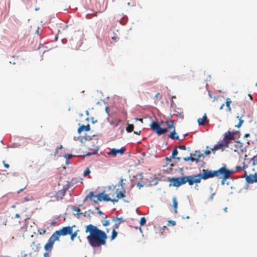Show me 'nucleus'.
Listing matches in <instances>:
<instances>
[{"label": "nucleus", "instance_id": "obj_1", "mask_svg": "<svg viewBox=\"0 0 257 257\" xmlns=\"http://www.w3.org/2000/svg\"><path fill=\"white\" fill-rule=\"evenodd\" d=\"M85 232L89 233L86 238L92 247H98L106 244L107 236L105 232L97 226L89 224L86 227Z\"/></svg>", "mask_w": 257, "mask_h": 257}, {"label": "nucleus", "instance_id": "obj_2", "mask_svg": "<svg viewBox=\"0 0 257 257\" xmlns=\"http://www.w3.org/2000/svg\"><path fill=\"white\" fill-rule=\"evenodd\" d=\"M124 190L118 191V189L114 187H109L108 189V193L105 194V191L97 195V200L98 201H111L113 203L117 202L120 198H123L125 197Z\"/></svg>", "mask_w": 257, "mask_h": 257}, {"label": "nucleus", "instance_id": "obj_3", "mask_svg": "<svg viewBox=\"0 0 257 257\" xmlns=\"http://www.w3.org/2000/svg\"><path fill=\"white\" fill-rule=\"evenodd\" d=\"M170 186L178 187L182 185L185 184L187 182L190 186L194 184L193 175L185 176L182 177H172L170 179Z\"/></svg>", "mask_w": 257, "mask_h": 257}, {"label": "nucleus", "instance_id": "obj_4", "mask_svg": "<svg viewBox=\"0 0 257 257\" xmlns=\"http://www.w3.org/2000/svg\"><path fill=\"white\" fill-rule=\"evenodd\" d=\"M74 227H75V225H73L72 226H68L63 227L62 228H60V229L55 231L54 233L56 235L59 239L61 236L71 235V239L73 240L74 238L77 236V232L78 231V230H77L73 232V228Z\"/></svg>", "mask_w": 257, "mask_h": 257}, {"label": "nucleus", "instance_id": "obj_5", "mask_svg": "<svg viewBox=\"0 0 257 257\" xmlns=\"http://www.w3.org/2000/svg\"><path fill=\"white\" fill-rule=\"evenodd\" d=\"M215 177V171L203 169L202 173L193 175L195 184L199 183L201 179L206 180Z\"/></svg>", "mask_w": 257, "mask_h": 257}, {"label": "nucleus", "instance_id": "obj_6", "mask_svg": "<svg viewBox=\"0 0 257 257\" xmlns=\"http://www.w3.org/2000/svg\"><path fill=\"white\" fill-rule=\"evenodd\" d=\"M236 134V132H232L228 131L224 135L223 140L221 141L225 147H228L229 145L232 143H235V147H241L242 144L239 142L235 141L234 135Z\"/></svg>", "mask_w": 257, "mask_h": 257}, {"label": "nucleus", "instance_id": "obj_7", "mask_svg": "<svg viewBox=\"0 0 257 257\" xmlns=\"http://www.w3.org/2000/svg\"><path fill=\"white\" fill-rule=\"evenodd\" d=\"M215 177L222 179L221 184H224L226 179L229 178L231 174H233V171H231L226 168L225 165H223L218 170H215Z\"/></svg>", "mask_w": 257, "mask_h": 257}, {"label": "nucleus", "instance_id": "obj_8", "mask_svg": "<svg viewBox=\"0 0 257 257\" xmlns=\"http://www.w3.org/2000/svg\"><path fill=\"white\" fill-rule=\"evenodd\" d=\"M93 143L89 141H85L83 143V145L89 148L90 150L88 152H83V156H88L91 155H95L97 153L98 148L97 147H95L93 144Z\"/></svg>", "mask_w": 257, "mask_h": 257}, {"label": "nucleus", "instance_id": "obj_9", "mask_svg": "<svg viewBox=\"0 0 257 257\" xmlns=\"http://www.w3.org/2000/svg\"><path fill=\"white\" fill-rule=\"evenodd\" d=\"M160 125L158 121H153L150 124L151 129L155 131L158 135L165 134L168 132V128H161Z\"/></svg>", "mask_w": 257, "mask_h": 257}, {"label": "nucleus", "instance_id": "obj_10", "mask_svg": "<svg viewBox=\"0 0 257 257\" xmlns=\"http://www.w3.org/2000/svg\"><path fill=\"white\" fill-rule=\"evenodd\" d=\"M59 239L53 233V234L49 238L47 243L45 245L44 248L47 251H51L53 248L54 243L56 241H59Z\"/></svg>", "mask_w": 257, "mask_h": 257}, {"label": "nucleus", "instance_id": "obj_11", "mask_svg": "<svg viewBox=\"0 0 257 257\" xmlns=\"http://www.w3.org/2000/svg\"><path fill=\"white\" fill-rule=\"evenodd\" d=\"M30 246L32 249L35 251H38L40 248V243L38 238L32 239L30 243Z\"/></svg>", "mask_w": 257, "mask_h": 257}, {"label": "nucleus", "instance_id": "obj_12", "mask_svg": "<svg viewBox=\"0 0 257 257\" xmlns=\"http://www.w3.org/2000/svg\"><path fill=\"white\" fill-rule=\"evenodd\" d=\"M125 151L126 148L125 147H121L120 149H112L107 154L110 156H116L117 154H123Z\"/></svg>", "mask_w": 257, "mask_h": 257}, {"label": "nucleus", "instance_id": "obj_13", "mask_svg": "<svg viewBox=\"0 0 257 257\" xmlns=\"http://www.w3.org/2000/svg\"><path fill=\"white\" fill-rule=\"evenodd\" d=\"M244 176L246 180L248 183H252L257 182V174L255 173L254 174H247L246 171H245Z\"/></svg>", "mask_w": 257, "mask_h": 257}, {"label": "nucleus", "instance_id": "obj_14", "mask_svg": "<svg viewBox=\"0 0 257 257\" xmlns=\"http://www.w3.org/2000/svg\"><path fill=\"white\" fill-rule=\"evenodd\" d=\"M69 188V185L67 183L63 186V188L59 190L56 193L57 198L62 199L65 195L66 190Z\"/></svg>", "mask_w": 257, "mask_h": 257}, {"label": "nucleus", "instance_id": "obj_15", "mask_svg": "<svg viewBox=\"0 0 257 257\" xmlns=\"http://www.w3.org/2000/svg\"><path fill=\"white\" fill-rule=\"evenodd\" d=\"M88 200L93 201L95 203H97V202L98 201L97 200V195H95L93 192H90L89 194L84 198L83 201L86 202Z\"/></svg>", "mask_w": 257, "mask_h": 257}, {"label": "nucleus", "instance_id": "obj_16", "mask_svg": "<svg viewBox=\"0 0 257 257\" xmlns=\"http://www.w3.org/2000/svg\"><path fill=\"white\" fill-rule=\"evenodd\" d=\"M197 122L199 125H204L206 123L208 122L207 120L206 114L205 113L202 118H199L197 120Z\"/></svg>", "mask_w": 257, "mask_h": 257}, {"label": "nucleus", "instance_id": "obj_17", "mask_svg": "<svg viewBox=\"0 0 257 257\" xmlns=\"http://www.w3.org/2000/svg\"><path fill=\"white\" fill-rule=\"evenodd\" d=\"M70 208L72 210L73 214L75 216H77V217H79L80 214V210L79 208L75 206H71Z\"/></svg>", "mask_w": 257, "mask_h": 257}, {"label": "nucleus", "instance_id": "obj_18", "mask_svg": "<svg viewBox=\"0 0 257 257\" xmlns=\"http://www.w3.org/2000/svg\"><path fill=\"white\" fill-rule=\"evenodd\" d=\"M113 220L115 222V224L114 225V227H113V228H115V229L118 228L119 226L120 223L123 221V220H122V218H120V217H119V218L117 217L115 218H113Z\"/></svg>", "mask_w": 257, "mask_h": 257}, {"label": "nucleus", "instance_id": "obj_19", "mask_svg": "<svg viewBox=\"0 0 257 257\" xmlns=\"http://www.w3.org/2000/svg\"><path fill=\"white\" fill-rule=\"evenodd\" d=\"M224 147H225L224 146V144H223L222 142L221 141L217 144H216L215 146H214V147L212 149V151L214 152V153H215V151L216 150L222 149Z\"/></svg>", "mask_w": 257, "mask_h": 257}, {"label": "nucleus", "instance_id": "obj_20", "mask_svg": "<svg viewBox=\"0 0 257 257\" xmlns=\"http://www.w3.org/2000/svg\"><path fill=\"white\" fill-rule=\"evenodd\" d=\"M178 154V151L177 150V148L174 149L172 153L171 158L173 159H176L177 160V161H180L181 160V157H177V155Z\"/></svg>", "mask_w": 257, "mask_h": 257}, {"label": "nucleus", "instance_id": "obj_21", "mask_svg": "<svg viewBox=\"0 0 257 257\" xmlns=\"http://www.w3.org/2000/svg\"><path fill=\"white\" fill-rule=\"evenodd\" d=\"M193 155H194V154H191L189 157L184 158L183 160L185 162L191 161L192 162L195 161L196 162H198L199 161V159L194 158V157H193Z\"/></svg>", "mask_w": 257, "mask_h": 257}, {"label": "nucleus", "instance_id": "obj_22", "mask_svg": "<svg viewBox=\"0 0 257 257\" xmlns=\"http://www.w3.org/2000/svg\"><path fill=\"white\" fill-rule=\"evenodd\" d=\"M169 137L172 139H176L180 140L179 137L178 135H176L175 129H173V131L169 135Z\"/></svg>", "mask_w": 257, "mask_h": 257}, {"label": "nucleus", "instance_id": "obj_23", "mask_svg": "<svg viewBox=\"0 0 257 257\" xmlns=\"http://www.w3.org/2000/svg\"><path fill=\"white\" fill-rule=\"evenodd\" d=\"M166 124L168 128H175V124L173 120H167L166 121Z\"/></svg>", "mask_w": 257, "mask_h": 257}, {"label": "nucleus", "instance_id": "obj_24", "mask_svg": "<svg viewBox=\"0 0 257 257\" xmlns=\"http://www.w3.org/2000/svg\"><path fill=\"white\" fill-rule=\"evenodd\" d=\"M173 207L174 208V211L175 213H177V206H178V202L177 201V199L175 197L173 198Z\"/></svg>", "mask_w": 257, "mask_h": 257}, {"label": "nucleus", "instance_id": "obj_25", "mask_svg": "<svg viewBox=\"0 0 257 257\" xmlns=\"http://www.w3.org/2000/svg\"><path fill=\"white\" fill-rule=\"evenodd\" d=\"M117 232L115 230V228H113L112 231L111 236L110 237L111 240L114 239L117 235Z\"/></svg>", "mask_w": 257, "mask_h": 257}, {"label": "nucleus", "instance_id": "obj_26", "mask_svg": "<svg viewBox=\"0 0 257 257\" xmlns=\"http://www.w3.org/2000/svg\"><path fill=\"white\" fill-rule=\"evenodd\" d=\"M231 103V99L229 98H226V101L225 102L226 103V105L227 107V110L228 111H231V107L230 106V105Z\"/></svg>", "mask_w": 257, "mask_h": 257}, {"label": "nucleus", "instance_id": "obj_27", "mask_svg": "<svg viewBox=\"0 0 257 257\" xmlns=\"http://www.w3.org/2000/svg\"><path fill=\"white\" fill-rule=\"evenodd\" d=\"M245 166L242 167L240 166H236L234 169L230 170L231 171H233V173L236 172H239L242 170L245 169Z\"/></svg>", "mask_w": 257, "mask_h": 257}, {"label": "nucleus", "instance_id": "obj_28", "mask_svg": "<svg viewBox=\"0 0 257 257\" xmlns=\"http://www.w3.org/2000/svg\"><path fill=\"white\" fill-rule=\"evenodd\" d=\"M134 128V126L133 124L127 123V126L126 128V131L128 133H131L133 131Z\"/></svg>", "mask_w": 257, "mask_h": 257}, {"label": "nucleus", "instance_id": "obj_29", "mask_svg": "<svg viewBox=\"0 0 257 257\" xmlns=\"http://www.w3.org/2000/svg\"><path fill=\"white\" fill-rule=\"evenodd\" d=\"M90 129V125L89 124H87L86 125H81V131H88Z\"/></svg>", "mask_w": 257, "mask_h": 257}, {"label": "nucleus", "instance_id": "obj_30", "mask_svg": "<svg viewBox=\"0 0 257 257\" xmlns=\"http://www.w3.org/2000/svg\"><path fill=\"white\" fill-rule=\"evenodd\" d=\"M146 223V219L145 217H142L141 218L140 221V224L141 226L145 225Z\"/></svg>", "mask_w": 257, "mask_h": 257}, {"label": "nucleus", "instance_id": "obj_31", "mask_svg": "<svg viewBox=\"0 0 257 257\" xmlns=\"http://www.w3.org/2000/svg\"><path fill=\"white\" fill-rule=\"evenodd\" d=\"M90 173V170L89 168H87L86 170L83 172V176L86 177Z\"/></svg>", "mask_w": 257, "mask_h": 257}, {"label": "nucleus", "instance_id": "obj_32", "mask_svg": "<svg viewBox=\"0 0 257 257\" xmlns=\"http://www.w3.org/2000/svg\"><path fill=\"white\" fill-rule=\"evenodd\" d=\"M251 161H252V164L253 166H255V165H257V158H256V157H253L251 159Z\"/></svg>", "mask_w": 257, "mask_h": 257}, {"label": "nucleus", "instance_id": "obj_33", "mask_svg": "<svg viewBox=\"0 0 257 257\" xmlns=\"http://www.w3.org/2000/svg\"><path fill=\"white\" fill-rule=\"evenodd\" d=\"M243 121V120L241 119V118H239L238 123L237 124L235 125V126L236 127H239L240 126H241Z\"/></svg>", "mask_w": 257, "mask_h": 257}, {"label": "nucleus", "instance_id": "obj_34", "mask_svg": "<svg viewBox=\"0 0 257 257\" xmlns=\"http://www.w3.org/2000/svg\"><path fill=\"white\" fill-rule=\"evenodd\" d=\"M177 148L180 150H185L186 149V147L185 145H180Z\"/></svg>", "mask_w": 257, "mask_h": 257}, {"label": "nucleus", "instance_id": "obj_35", "mask_svg": "<svg viewBox=\"0 0 257 257\" xmlns=\"http://www.w3.org/2000/svg\"><path fill=\"white\" fill-rule=\"evenodd\" d=\"M169 224H171L172 225L174 226L176 225V221L174 220H169Z\"/></svg>", "mask_w": 257, "mask_h": 257}, {"label": "nucleus", "instance_id": "obj_36", "mask_svg": "<svg viewBox=\"0 0 257 257\" xmlns=\"http://www.w3.org/2000/svg\"><path fill=\"white\" fill-rule=\"evenodd\" d=\"M109 225V221L108 220H105L104 223H103V226H108Z\"/></svg>", "mask_w": 257, "mask_h": 257}, {"label": "nucleus", "instance_id": "obj_37", "mask_svg": "<svg viewBox=\"0 0 257 257\" xmlns=\"http://www.w3.org/2000/svg\"><path fill=\"white\" fill-rule=\"evenodd\" d=\"M3 163L6 168H9L10 167V166L8 164L6 163L5 161H3Z\"/></svg>", "mask_w": 257, "mask_h": 257}, {"label": "nucleus", "instance_id": "obj_38", "mask_svg": "<svg viewBox=\"0 0 257 257\" xmlns=\"http://www.w3.org/2000/svg\"><path fill=\"white\" fill-rule=\"evenodd\" d=\"M27 186V184L25 185L23 188L20 189L19 191H18V193H20V192H22L26 188Z\"/></svg>", "mask_w": 257, "mask_h": 257}, {"label": "nucleus", "instance_id": "obj_39", "mask_svg": "<svg viewBox=\"0 0 257 257\" xmlns=\"http://www.w3.org/2000/svg\"><path fill=\"white\" fill-rule=\"evenodd\" d=\"M72 157V155L71 154H68V155H65V158L66 159H70Z\"/></svg>", "mask_w": 257, "mask_h": 257}, {"label": "nucleus", "instance_id": "obj_40", "mask_svg": "<svg viewBox=\"0 0 257 257\" xmlns=\"http://www.w3.org/2000/svg\"><path fill=\"white\" fill-rule=\"evenodd\" d=\"M62 148H63V146L62 145H61L60 146L58 147L56 149V152L58 153V150H60V149H62Z\"/></svg>", "mask_w": 257, "mask_h": 257}, {"label": "nucleus", "instance_id": "obj_41", "mask_svg": "<svg viewBox=\"0 0 257 257\" xmlns=\"http://www.w3.org/2000/svg\"><path fill=\"white\" fill-rule=\"evenodd\" d=\"M204 154L206 155H209L210 154V151H209V150H207V151H205V152H204Z\"/></svg>", "mask_w": 257, "mask_h": 257}, {"label": "nucleus", "instance_id": "obj_42", "mask_svg": "<svg viewBox=\"0 0 257 257\" xmlns=\"http://www.w3.org/2000/svg\"><path fill=\"white\" fill-rule=\"evenodd\" d=\"M159 95H160V93H157V94H156V95H155V96H154V98L155 99H156L158 97V96H159Z\"/></svg>", "mask_w": 257, "mask_h": 257}, {"label": "nucleus", "instance_id": "obj_43", "mask_svg": "<svg viewBox=\"0 0 257 257\" xmlns=\"http://www.w3.org/2000/svg\"><path fill=\"white\" fill-rule=\"evenodd\" d=\"M141 133V131H134V133L135 134H137V135H140Z\"/></svg>", "mask_w": 257, "mask_h": 257}, {"label": "nucleus", "instance_id": "obj_44", "mask_svg": "<svg viewBox=\"0 0 257 257\" xmlns=\"http://www.w3.org/2000/svg\"><path fill=\"white\" fill-rule=\"evenodd\" d=\"M116 38H117V37H116V35L113 36V37H112V38H111V39H112L113 40L115 41L116 40Z\"/></svg>", "mask_w": 257, "mask_h": 257}, {"label": "nucleus", "instance_id": "obj_45", "mask_svg": "<svg viewBox=\"0 0 257 257\" xmlns=\"http://www.w3.org/2000/svg\"><path fill=\"white\" fill-rule=\"evenodd\" d=\"M224 103H222V104L221 105V106H220L219 109H220V110H221V109H223V107H224Z\"/></svg>", "mask_w": 257, "mask_h": 257}, {"label": "nucleus", "instance_id": "obj_46", "mask_svg": "<svg viewBox=\"0 0 257 257\" xmlns=\"http://www.w3.org/2000/svg\"><path fill=\"white\" fill-rule=\"evenodd\" d=\"M77 131H78V133L80 134V131H81L80 125H79V126L78 127Z\"/></svg>", "mask_w": 257, "mask_h": 257}, {"label": "nucleus", "instance_id": "obj_47", "mask_svg": "<svg viewBox=\"0 0 257 257\" xmlns=\"http://www.w3.org/2000/svg\"><path fill=\"white\" fill-rule=\"evenodd\" d=\"M15 217L17 218H19L20 217V215L18 213L16 214Z\"/></svg>", "mask_w": 257, "mask_h": 257}, {"label": "nucleus", "instance_id": "obj_48", "mask_svg": "<svg viewBox=\"0 0 257 257\" xmlns=\"http://www.w3.org/2000/svg\"><path fill=\"white\" fill-rule=\"evenodd\" d=\"M136 120H140V121L143 122V119H142V118H136Z\"/></svg>", "mask_w": 257, "mask_h": 257}, {"label": "nucleus", "instance_id": "obj_49", "mask_svg": "<svg viewBox=\"0 0 257 257\" xmlns=\"http://www.w3.org/2000/svg\"><path fill=\"white\" fill-rule=\"evenodd\" d=\"M166 160H167V161L170 162V161H171V159L168 158H166Z\"/></svg>", "mask_w": 257, "mask_h": 257}, {"label": "nucleus", "instance_id": "obj_50", "mask_svg": "<svg viewBox=\"0 0 257 257\" xmlns=\"http://www.w3.org/2000/svg\"><path fill=\"white\" fill-rule=\"evenodd\" d=\"M108 109H109L108 107H107H107H106V108H105V110H106V111L107 113H108Z\"/></svg>", "mask_w": 257, "mask_h": 257}, {"label": "nucleus", "instance_id": "obj_51", "mask_svg": "<svg viewBox=\"0 0 257 257\" xmlns=\"http://www.w3.org/2000/svg\"><path fill=\"white\" fill-rule=\"evenodd\" d=\"M85 113H86V115H88V113H89V112H88V110H86V111H85Z\"/></svg>", "mask_w": 257, "mask_h": 257}, {"label": "nucleus", "instance_id": "obj_52", "mask_svg": "<svg viewBox=\"0 0 257 257\" xmlns=\"http://www.w3.org/2000/svg\"><path fill=\"white\" fill-rule=\"evenodd\" d=\"M109 231V229L107 228V229H106V232H105V233H108Z\"/></svg>", "mask_w": 257, "mask_h": 257}, {"label": "nucleus", "instance_id": "obj_53", "mask_svg": "<svg viewBox=\"0 0 257 257\" xmlns=\"http://www.w3.org/2000/svg\"><path fill=\"white\" fill-rule=\"evenodd\" d=\"M98 213H99V214H102V211H100V210H99V211H98Z\"/></svg>", "mask_w": 257, "mask_h": 257}, {"label": "nucleus", "instance_id": "obj_54", "mask_svg": "<svg viewBox=\"0 0 257 257\" xmlns=\"http://www.w3.org/2000/svg\"><path fill=\"white\" fill-rule=\"evenodd\" d=\"M249 136V134H246L245 135V137H248V136Z\"/></svg>", "mask_w": 257, "mask_h": 257}, {"label": "nucleus", "instance_id": "obj_55", "mask_svg": "<svg viewBox=\"0 0 257 257\" xmlns=\"http://www.w3.org/2000/svg\"><path fill=\"white\" fill-rule=\"evenodd\" d=\"M25 200H26V201H28L29 200V199H28V198L27 197H25Z\"/></svg>", "mask_w": 257, "mask_h": 257}, {"label": "nucleus", "instance_id": "obj_56", "mask_svg": "<svg viewBox=\"0 0 257 257\" xmlns=\"http://www.w3.org/2000/svg\"><path fill=\"white\" fill-rule=\"evenodd\" d=\"M227 208L226 207H225L224 209V210L226 212L227 211Z\"/></svg>", "mask_w": 257, "mask_h": 257}, {"label": "nucleus", "instance_id": "obj_57", "mask_svg": "<svg viewBox=\"0 0 257 257\" xmlns=\"http://www.w3.org/2000/svg\"><path fill=\"white\" fill-rule=\"evenodd\" d=\"M209 96H210V97H212V96H211V94H210V93H209Z\"/></svg>", "mask_w": 257, "mask_h": 257}, {"label": "nucleus", "instance_id": "obj_58", "mask_svg": "<svg viewBox=\"0 0 257 257\" xmlns=\"http://www.w3.org/2000/svg\"><path fill=\"white\" fill-rule=\"evenodd\" d=\"M66 164H69V162H68V161H66Z\"/></svg>", "mask_w": 257, "mask_h": 257}, {"label": "nucleus", "instance_id": "obj_59", "mask_svg": "<svg viewBox=\"0 0 257 257\" xmlns=\"http://www.w3.org/2000/svg\"><path fill=\"white\" fill-rule=\"evenodd\" d=\"M249 97H250L251 99H252V97H251V95L249 94Z\"/></svg>", "mask_w": 257, "mask_h": 257}, {"label": "nucleus", "instance_id": "obj_60", "mask_svg": "<svg viewBox=\"0 0 257 257\" xmlns=\"http://www.w3.org/2000/svg\"><path fill=\"white\" fill-rule=\"evenodd\" d=\"M86 120H89V118L88 117L86 118Z\"/></svg>", "mask_w": 257, "mask_h": 257}, {"label": "nucleus", "instance_id": "obj_61", "mask_svg": "<svg viewBox=\"0 0 257 257\" xmlns=\"http://www.w3.org/2000/svg\"><path fill=\"white\" fill-rule=\"evenodd\" d=\"M138 186H139L140 187H142V185H139V184H138Z\"/></svg>", "mask_w": 257, "mask_h": 257}, {"label": "nucleus", "instance_id": "obj_62", "mask_svg": "<svg viewBox=\"0 0 257 257\" xmlns=\"http://www.w3.org/2000/svg\"><path fill=\"white\" fill-rule=\"evenodd\" d=\"M74 139L75 140H76V137H74Z\"/></svg>", "mask_w": 257, "mask_h": 257}, {"label": "nucleus", "instance_id": "obj_63", "mask_svg": "<svg viewBox=\"0 0 257 257\" xmlns=\"http://www.w3.org/2000/svg\"><path fill=\"white\" fill-rule=\"evenodd\" d=\"M254 157H256V158H257V154L255 156H254Z\"/></svg>", "mask_w": 257, "mask_h": 257}, {"label": "nucleus", "instance_id": "obj_64", "mask_svg": "<svg viewBox=\"0 0 257 257\" xmlns=\"http://www.w3.org/2000/svg\"><path fill=\"white\" fill-rule=\"evenodd\" d=\"M255 86H257V82L255 84Z\"/></svg>", "mask_w": 257, "mask_h": 257}]
</instances>
